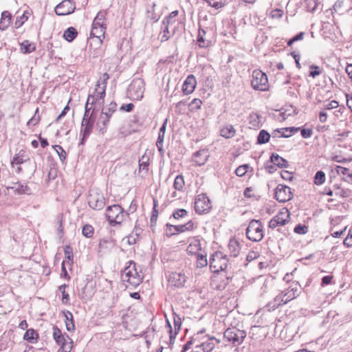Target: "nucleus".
<instances>
[{
  "label": "nucleus",
  "instance_id": "nucleus-1",
  "mask_svg": "<svg viewBox=\"0 0 352 352\" xmlns=\"http://www.w3.org/2000/svg\"><path fill=\"white\" fill-rule=\"evenodd\" d=\"M97 117V111L95 107H94L91 114L86 117L82 118V120L81 122V129L80 134L82 135V139L80 141V144H83L85 140L90 135L92 132V130L94 126V124L96 122Z\"/></svg>",
  "mask_w": 352,
  "mask_h": 352
},
{
  "label": "nucleus",
  "instance_id": "nucleus-2",
  "mask_svg": "<svg viewBox=\"0 0 352 352\" xmlns=\"http://www.w3.org/2000/svg\"><path fill=\"white\" fill-rule=\"evenodd\" d=\"M246 331L241 330L236 327L228 328L223 333L224 339L233 344L234 346H239L243 343L246 337Z\"/></svg>",
  "mask_w": 352,
  "mask_h": 352
},
{
  "label": "nucleus",
  "instance_id": "nucleus-3",
  "mask_svg": "<svg viewBox=\"0 0 352 352\" xmlns=\"http://www.w3.org/2000/svg\"><path fill=\"white\" fill-rule=\"evenodd\" d=\"M106 218L111 226L120 224L124 219V209L118 204L109 206L106 210Z\"/></svg>",
  "mask_w": 352,
  "mask_h": 352
},
{
  "label": "nucleus",
  "instance_id": "nucleus-4",
  "mask_svg": "<svg viewBox=\"0 0 352 352\" xmlns=\"http://www.w3.org/2000/svg\"><path fill=\"white\" fill-rule=\"evenodd\" d=\"M247 238L254 242H258L263 238V226L259 220L250 221L246 229Z\"/></svg>",
  "mask_w": 352,
  "mask_h": 352
},
{
  "label": "nucleus",
  "instance_id": "nucleus-5",
  "mask_svg": "<svg viewBox=\"0 0 352 352\" xmlns=\"http://www.w3.org/2000/svg\"><path fill=\"white\" fill-rule=\"evenodd\" d=\"M227 256L221 252H215L210 258V268L214 273L223 271L228 266Z\"/></svg>",
  "mask_w": 352,
  "mask_h": 352
},
{
  "label": "nucleus",
  "instance_id": "nucleus-6",
  "mask_svg": "<svg viewBox=\"0 0 352 352\" xmlns=\"http://www.w3.org/2000/svg\"><path fill=\"white\" fill-rule=\"evenodd\" d=\"M136 263L131 261L129 265L125 267L122 274L123 281H126L133 287L139 285L142 283V278L135 269Z\"/></svg>",
  "mask_w": 352,
  "mask_h": 352
},
{
  "label": "nucleus",
  "instance_id": "nucleus-7",
  "mask_svg": "<svg viewBox=\"0 0 352 352\" xmlns=\"http://www.w3.org/2000/svg\"><path fill=\"white\" fill-rule=\"evenodd\" d=\"M109 79V75L107 73H104L102 77L98 80L94 93L93 94L95 95V104L100 106L104 104L107 84Z\"/></svg>",
  "mask_w": 352,
  "mask_h": 352
},
{
  "label": "nucleus",
  "instance_id": "nucleus-8",
  "mask_svg": "<svg viewBox=\"0 0 352 352\" xmlns=\"http://www.w3.org/2000/svg\"><path fill=\"white\" fill-rule=\"evenodd\" d=\"M251 85L255 90L267 91L269 88L267 75L262 71L254 70L252 75Z\"/></svg>",
  "mask_w": 352,
  "mask_h": 352
},
{
  "label": "nucleus",
  "instance_id": "nucleus-9",
  "mask_svg": "<svg viewBox=\"0 0 352 352\" xmlns=\"http://www.w3.org/2000/svg\"><path fill=\"white\" fill-rule=\"evenodd\" d=\"M212 205L210 199L206 194L198 195L195 201V210L199 214H206L210 212Z\"/></svg>",
  "mask_w": 352,
  "mask_h": 352
},
{
  "label": "nucleus",
  "instance_id": "nucleus-10",
  "mask_svg": "<svg viewBox=\"0 0 352 352\" xmlns=\"http://www.w3.org/2000/svg\"><path fill=\"white\" fill-rule=\"evenodd\" d=\"M128 91L133 99L140 100L142 98L144 91V83L143 80L137 78L130 84Z\"/></svg>",
  "mask_w": 352,
  "mask_h": 352
},
{
  "label": "nucleus",
  "instance_id": "nucleus-11",
  "mask_svg": "<svg viewBox=\"0 0 352 352\" xmlns=\"http://www.w3.org/2000/svg\"><path fill=\"white\" fill-rule=\"evenodd\" d=\"M274 198L278 202L285 203L293 198V193L289 187L278 184L275 189Z\"/></svg>",
  "mask_w": 352,
  "mask_h": 352
},
{
  "label": "nucleus",
  "instance_id": "nucleus-12",
  "mask_svg": "<svg viewBox=\"0 0 352 352\" xmlns=\"http://www.w3.org/2000/svg\"><path fill=\"white\" fill-rule=\"evenodd\" d=\"M76 3L73 0H64L55 8V12L57 15H68L74 12Z\"/></svg>",
  "mask_w": 352,
  "mask_h": 352
},
{
  "label": "nucleus",
  "instance_id": "nucleus-13",
  "mask_svg": "<svg viewBox=\"0 0 352 352\" xmlns=\"http://www.w3.org/2000/svg\"><path fill=\"white\" fill-rule=\"evenodd\" d=\"M88 204L94 210H101L105 206L104 198L102 194L91 192L89 195Z\"/></svg>",
  "mask_w": 352,
  "mask_h": 352
},
{
  "label": "nucleus",
  "instance_id": "nucleus-14",
  "mask_svg": "<svg viewBox=\"0 0 352 352\" xmlns=\"http://www.w3.org/2000/svg\"><path fill=\"white\" fill-rule=\"evenodd\" d=\"M107 28H91V37L89 38V45L91 46L93 43L96 45H100L102 43V38H104V34Z\"/></svg>",
  "mask_w": 352,
  "mask_h": 352
},
{
  "label": "nucleus",
  "instance_id": "nucleus-15",
  "mask_svg": "<svg viewBox=\"0 0 352 352\" xmlns=\"http://www.w3.org/2000/svg\"><path fill=\"white\" fill-rule=\"evenodd\" d=\"M289 212L288 210H286L285 212H280L270 221L269 227L274 229L278 226H284L289 221Z\"/></svg>",
  "mask_w": 352,
  "mask_h": 352
},
{
  "label": "nucleus",
  "instance_id": "nucleus-16",
  "mask_svg": "<svg viewBox=\"0 0 352 352\" xmlns=\"http://www.w3.org/2000/svg\"><path fill=\"white\" fill-rule=\"evenodd\" d=\"M8 190H12L16 195H30L32 190L30 188L25 184L19 182H12L7 186Z\"/></svg>",
  "mask_w": 352,
  "mask_h": 352
},
{
  "label": "nucleus",
  "instance_id": "nucleus-17",
  "mask_svg": "<svg viewBox=\"0 0 352 352\" xmlns=\"http://www.w3.org/2000/svg\"><path fill=\"white\" fill-rule=\"evenodd\" d=\"M186 281V276H185L184 274L182 273L181 272H172L168 277V282L170 285L175 287H183Z\"/></svg>",
  "mask_w": 352,
  "mask_h": 352
},
{
  "label": "nucleus",
  "instance_id": "nucleus-18",
  "mask_svg": "<svg viewBox=\"0 0 352 352\" xmlns=\"http://www.w3.org/2000/svg\"><path fill=\"white\" fill-rule=\"evenodd\" d=\"M196 85L197 80L195 77L192 74L188 75L182 85L184 94L188 95L192 93L195 89Z\"/></svg>",
  "mask_w": 352,
  "mask_h": 352
},
{
  "label": "nucleus",
  "instance_id": "nucleus-19",
  "mask_svg": "<svg viewBox=\"0 0 352 352\" xmlns=\"http://www.w3.org/2000/svg\"><path fill=\"white\" fill-rule=\"evenodd\" d=\"M287 303L285 297L283 296V292L278 294L273 300L268 302L266 305L267 310L270 311H274L278 307Z\"/></svg>",
  "mask_w": 352,
  "mask_h": 352
},
{
  "label": "nucleus",
  "instance_id": "nucleus-20",
  "mask_svg": "<svg viewBox=\"0 0 352 352\" xmlns=\"http://www.w3.org/2000/svg\"><path fill=\"white\" fill-rule=\"evenodd\" d=\"M109 121L110 118L100 113L96 122V130L98 131L100 134H104L107 130Z\"/></svg>",
  "mask_w": 352,
  "mask_h": 352
},
{
  "label": "nucleus",
  "instance_id": "nucleus-21",
  "mask_svg": "<svg viewBox=\"0 0 352 352\" xmlns=\"http://www.w3.org/2000/svg\"><path fill=\"white\" fill-rule=\"evenodd\" d=\"M201 250V244L199 239L194 237L187 247L186 251L188 254L196 255Z\"/></svg>",
  "mask_w": 352,
  "mask_h": 352
},
{
  "label": "nucleus",
  "instance_id": "nucleus-22",
  "mask_svg": "<svg viewBox=\"0 0 352 352\" xmlns=\"http://www.w3.org/2000/svg\"><path fill=\"white\" fill-rule=\"evenodd\" d=\"M106 17V12L104 11H100L96 16L94 19L91 28H107L104 23Z\"/></svg>",
  "mask_w": 352,
  "mask_h": 352
},
{
  "label": "nucleus",
  "instance_id": "nucleus-23",
  "mask_svg": "<svg viewBox=\"0 0 352 352\" xmlns=\"http://www.w3.org/2000/svg\"><path fill=\"white\" fill-rule=\"evenodd\" d=\"M300 294L299 288L297 284H295V285H291L289 289H287V292H285L283 294V296L285 297V301L288 302L289 301L294 299L296 298Z\"/></svg>",
  "mask_w": 352,
  "mask_h": 352
},
{
  "label": "nucleus",
  "instance_id": "nucleus-24",
  "mask_svg": "<svg viewBox=\"0 0 352 352\" xmlns=\"http://www.w3.org/2000/svg\"><path fill=\"white\" fill-rule=\"evenodd\" d=\"M206 34V30L199 28L197 35V43L201 48H206L210 46L211 42L209 40L205 39Z\"/></svg>",
  "mask_w": 352,
  "mask_h": 352
},
{
  "label": "nucleus",
  "instance_id": "nucleus-25",
  "mask_svg": "<svg viewBox=\"0 0 352 352\" xmlns=\"http://www.w3.org/2000/svg\"><path fill=\"white\" fill-rule=\"evenodd\" d=\"M270 161L274 165L279 168H287L289 166L288 162L276 153H272L270 157Z\"/></svg>",
  "mask_w": 352,
  "mask_h": 352
},
{
  "label": "nucleus",
  "instance_id": "nucleus-26",
  "mask_svg": "<svg viewBox=\"0 0 352 352\" xmlns=\"http://www.w3.org/2000/svg\"><path fill=\"white\" fill-rule=\"evenodd\" d=\"M115 245L114 241L110 238L102 239L98 245L99 252L110 250Z\"/></svg>",
  "mask_w": 352,
  "mask_h": 352
},
{
  "label": "nucleus",
  "instance_id": "nucleus-27",
  "mask_svg": "<svg viewBox=\"0 0 352 352\" xmlns=\"http://www.w3.org/2000/svg\"><path fill=\"white\" fill-rule=\"evenodd\" d=\"M214 340H216L217 343L220 342L219 340H217L215 338L212 337L208 339L206 342L201 343V344L197 345L196 348H201L204 352H212V351L214 349L215 346Z\"/></svg>",
  "mask_w": 352,
  "mask_h": 352
},
{
  "label": "nucleus",
  "instance_id": "nucleus-28",
  "mask_svg": "<svg viewBox=\"0 0 352 352\" xmlns=\"http://www.w3.org/2000/svg\"><path fill=\"white\" fill-rule=\"evenodd\" d=\"M12 21V15L8 11H3L1 13V18L0 21V29L1 30H6L10 25Z\"/></svg>",
  "mask_w": 352,
  "mask_h": 352
},
{
  "label": "nucleus",
  "instance_id": "nucleus-29",
  "mask_svg": "<svg viewBox=\"0 0 352 352\" xmlns=\"http://www.w3.org/2000/svg\"><path fill=\"white\" fill-rule=\"evenodd\" d=\"M333 188L335 189V196L342 198H347L352 196V190L348 188H342L338 184H334Z\"/></svg>",
  "mask_w": 352,
  "mask_h": 352
},
{
  "label": "nucleus",
  "instance_id": "nucleus-30",
  "mask_svg": "<svg viewBox=\"0 0 352 352\" xmlns=\"http://www.w3.org/2000/svg\"><path fill=\"white\" fill-rule=\"evenodd\" d=\"M29 160L30 158L27 156L26 152L23 150H21L14 156L12 160L11 161V164L12 166L14 164H21Z\"/></svg>",
  "mask_w": 352,
  "mask_h": 352
},
{
  "label": "nucleus",
  "instance_id": "nucleus-31",
  "mask_svg": "<svg viewBox=\"0 0 352 352\" xmlns=\"http://www.w3.org/2000/svg\"><path fill=\"white\" fill-rule=\"evenodd\" d=\"M65 317V322L66 325L67 330L68 331H73L75 329V325L74 322L73 314L69 311H66L63 312Z\"/></svg>",
  "mask_w": 352,
  "mask_h": 352
},
{
  "label": "nucleus",
  "instance_id": "nucleus-32",
  "mask_svg": "<svg viewBox=\"0 0 352 352\" xmlns=\"http://www.w3.org/2000/svg\"><path fill=\"white\" fill-rule=\"evenodd\" d=\"M236 131L232 124H227L220 130V135L227 139L234 136Z\"/></svg>",
  "mask_w": 352,
  "mask_h": 352
},
{
  "label": "nucleus",
  "instance_id": "nucleus-33",
  "mask_svg": "<svg viewBox=\"0 0 352 352\" xmlns=\"http://www.w3.org/2000/svg\"><path fill=\"white\" fill-rule=\"evenodd\" d=\"M117 109V104L115 102H111L107 106L103 107L101 110V113L111 119L113 113Z\"/></svg>",
  "mask_w": 352,
  "mask_h": 352
},
{
  "label": "nucleus",
  "instance_id": "nucleus-34",
  "mask_svg": "<svg viewBox=\"0 0 352 352\" xmlns=\"http://www.w3.org/2000/svg\"><path fill=\"white\" fill-rule=\"evenodd\" d=\"M53 338L58 345H64V342L67 340L63 335L60 329L57 326L53 327Z\"/></svg>",
  "mask_w": 352,
  "mask_h": 352
},
{
  "label": "nucleus",
  "instance_id": "nucleus-35",
  "mask_svg": "<svg viewBox=\"0 0 352 352\" xmlns=\"http://www.w3.org/2000/svg\"><path fill=\"white\" fill-rule=\"evenodd\" d=\"M95 104V95L89 94L87 97V100L85 106V113L83 117H86V115L89 116L93 110V105Z\"/></svg>",
  "mask_w": 352,
  "mask_h": 352
},
{
  "label": "nucleus",
  "instance_id": "nucleus-36",
  "mask_svg": "<svg viewBox=\"0 0 352 352\" xmlns=\"http://www.w3.org/2000/svg\"><path fill=\"white\" fill-rule=\"evenodd\" d=\"M38 338V333L33 329H30L26 331L23 336V339L30 343H36Z\"/></svg>",
  "mask_w": 352,
  "mask_h": 352
},
{
  "label": "nucleus",
  "instance_id": "nucleus-37",
  "mask_svg": "<svg viewBox=\"0 0 352 352\" xmlns=\"http://www.w3.org/2000/svg\"><path fill=\"white\" fill-rule=\"evenodd\" d=\"M77 35L78 32L73 27L68 28L63 33L64 38L68 42L73 41L74 38L77 36Z\"/></svg>",
  "mask_w": 352,
  "mask_h": 352
},
{
  "label": "nucleus",
  "instance_id": "nucleus-38",
  "mask_svg": "<svg viewBox=\"0 0 352 352\" xmlns=\"http://www.w3.org/2000/svg\"><path fill=\"white\" fill-rule=\"evenodd\" d=\"M228 249L232 256H237L240 250L238 242L235 239H230L228 243Z\"/></svg>",
  "mask_w": 352,
  "mask_h": 352
},
{
  "label": "nucleus",
  "instance_id": "nucleus-39",
  "mask_svg": "<svg viewBox=\"0 0 352 352\" xmlns=\"http://www.w3.org/2000/svg\"><path fill=\"white\" fill-rule=\"evenodd\" d=\"M177 15H178L177 10L171 12L169 14V15L166 16L164 19V20L162 21V25L163 26L167 25V27L169 28L170 25H173V23H175L176 22L175 18L177 16Z\"/></svg>",
  "mask_w": 352,
  "mask_h": 352
},
{
  "label": "nucleus",
  "instance_id": "nucleus-40",
  "mask_svg": "<svg viewBox=\"0 0 352 352\" xmlns=\"http://www.w3.org/2000/svg\"><path fill=\"white\" fill-rule=\"evenodd\" d=\"M21 50L24 54H30L34 52L36 49L35 45L33 43H30L29 41L25 40L21 44Z\"/></svg>",
  "mask_w": 352,
  "mask_h": 352
},
{
  "label": "nucleus",
  "instance_id": "nucleus-41",
  "mask_svg": "<svg viewBox=\"0 0 352 352\" xmlns=\"http://www.w3.org/2000/svg\"><path fill=\"white\" fill-rule=\"evenodd\" d=\"M149 158L146 155H142L141 159L139 160V172H144L147 173L149 165Z\"/></svg>",
  "mask_w": 352,
  "mask_h": 352
},
{
  "label": "nucleus",
  "instance_id": "nucleus-42",
  "mask_svg": "<svg viewBox=\"0 0 352 352\" xmlns=\"http://www.w3.org/2000/svg\"><path fill=\"white\" fill-rule=\"evenodd\" d=\"M270 138V133L267 131L263 129L259 132V133L257 136V144H265L269 142Z\"/></svg>",
  "mask_w": 352,
  "mask_h": 352
},
{
  "label": "nucleus",
  "instance_id": "nucleus-43",
  "mask_svg": "<svg viewBox=\"0 0 352 352\" xmlns=\"http://www.w3.org/2000/svg\"><path fill=\"white\" fill-rule=\"evenodd\" d=\"M184 185H185V182H184V177L182 175H177L174 180V184H173L174 188L179 191H183Z\"/></svg>",
  "mask_w": 352,
  "mask_h": 352
},
{
  "label": "nucleus",
  "instance_id": "nucleus-44",
  "mask_svg": "<svg viewBox=\"0 0 352 352\" xmlns=\"http://www.w3.org/2000/svg\"><path fill=\"white\" fill-rule=\"evenodd\" d=\"M197 256V267L198 268H203L208 265V260L206 258V254L199 253Z\"/></svg>",
  "mask_w": 352,
  "mask_h": 352
},
{
  "label": "nucleus",
  "instance_id": "nucleus-45",
  "mask_svg": "<svg viewBox=\"0 0 352 352\" xmlns=\"http://www.w3.org/2000/svg\"><path fill=\"white\" fill-rule=\"evenodd\" d=\"M209 6L219 9L225 6L226 0H204Z\"/></svg>",
  "mask_w": 352,
  "mask_h": 352
},
{
  "label": "nucleus",
  "instance_id": "nucleus-46",
  "mask_svg": "<svg viewBox=\"0 0 352 352\" xmlns=\"http://www.w3.org/2000/svg\"><path fill=\"white\" fill-rule=\"evenodd\" d=\"M325 173L322 170H318L314 176V183L318 186L321 185L325 182Z\"/></svg>",
  "mask_w": 352,
  "mask_h": 352
},
{
  "label": "nucleus",
  "instance_id": "nucleus-47",
  "mask_svg": "<svg viewBox=\"0 0 352 352\" xmlns=\"http://www.w3.org/2000/svg\"><path fill=\"white\" fill-rule=\"evenodd\" d=\"M94 232V228L89 224H86L83 226L82 233L86 238H91Z\"/></svg>",
  "mask_w": 352,
  "mask_h": 352
},
{
  "label": "nucleus",
  "instance_id": "nucleus-48",
  "mask_svg": "<svg viewBox=\"0 0 352 352\" xmlns=\"http://www.w3.org/2000/svg\"><path fill=\"white\" fill-rule=\"evenodd\" d=\"M53 147L58 155L60 160L63 162L67 157L65 151L60 145H55Z\"/></svg>",
  "mask_w": 352,
  "mask_h": 352
},
{
  "label": "nucleus",
  "instance_id": "nucleus-49",
  "mask_svg": "<svg viewBox=\"0 0 352 352\" xmlns=\"http://www.w3.org/2000/svg\"><path fill=\"white\" fill-rule=\"evenodd\" d=\"M299 128H296V127H287V128H283L282 129V131H285L287 133H289V134H287L284 132H283L280 135V137H282V138H289L290 137L292 134L295 133L296 132H297L298 131Z\"/></svg>",
  "mask_w": 352,
  "mask_h": 352
},
{
  "label": "nucleus",
  "instance_id": "nucleus-50",
  "mask_svg": "<svg viewBox=\"0 0 352 352\" xmlns=\"http://www.w3.org/2000/svg\"><path fill=\"white\" fill-rule=\"evenodd\" d=\"M67 285L65 284L61 285L59 286L58 289L62 294V302L63 303L67 304L69 299V294L65 292V287Z\"/></svg>",
  "mask_w": 352,
  "mask_h": 352
},
{
  "label": "nucleus",
  "instance_id": "nucleus-51",
  "mask_svg": "<svg viewBox=\"0 0 352 352\" xmlns=\"http://www.w3.org/2000/svg\"><path fill=\"white\" fill-rule=\"evenodd\" d=\"M188 213V211L185 209H177L173 212V217L175 219H179V218L186 217Z\"/></svg>",
  "mask_w": 352,
  "mask_h": 352
},
{
  "label": "nucleus",
  "instance_id": "nucleus-52",
  "mask_svg": "<svg viewBox=\"0 0 352 352\" xmlns=\"http://www.w3.org/2000/svg\"><path fill=\"white\" fill-rule=\"evenodd\" d=\"M28 20V16L23 13L21 16H18L14 23L15 28H19L21 26L23 25L25 21Z\"/></svg>",
  "mask_w": 352,
  "mask_h": 352
},
{
  "label": "nucleus",
  "instance_id": "nucleus-53",
  "mask_svg": "<svg viewBox=\"0 0 352 352\" xmlns=\"http://www.w3.org/2000/svg\"><path fill=\"white\" fill-rule=\"evenodd\" d=\"M308 232V227L302 225V224H298L294 228V232L298 234H305Z\"/></svg>",
  "mask_w": 352,
  "mask_h": 352
},
{
  "label": "nucleus",
  "instance_id": "nucleus-54",
  "mask_svg": "<svg viewBox=\"0 0 352 352\" xmlns=\"http://www.w3.org/2000/svg\"><path fill=\"white\" fill-rule=\"evenodd\" d=\"M310 69L311 71L309 72V76L312 78H316V76H319L322 71L320 69L319 67L315 65H310Z\"/></svg>",
  "mask_w": 352,
  "mask_h": 352
},
{
  "label": "nucleus",
  "instance_id": "nucleus-55",
  "mask_svg": "<svg viewBox=\"0 0 352 352\" xmlns=\"http://www.w3.org/2000/svg\"><path fill=\"white\" fill-rule=\"evenodd\" d=\"M248 167V164L239 166L235 170L236 175L239 177L243 176L247 173Z\"/></svg>",
  "mask_w": 352,
  "mask_h": 352
},
{
  "label": "nucleus",
  "instance_id": "nucleus-56",
  "mask_svg": "<svg viewBox=\"0 0 352 352\" xmlns=\"http://www.w3.org/2000/svg\"><path fill=\"white\" fill-rule=\"evenodd\" d=\"M166 227L167 228H173L174 231L176 233H181V232H186V230H185L184 224L174 226V225H171L170 223H167L166 224Z\"/></svg>",
  "mask_w": 352,
  "mask_h": 352
},
{
  "label": "nucleus",
  "instance_id": "nucleus-57",
  "mask_svg": "<svg viewBox=\"0 0 352 352\" xmlns=\"http://www.w3.org/2000/svg\"><path fill=\"white\" fill-rule=\"evenodd\" d=\"M64 253L65 255V257L68 261H73V250L72 248L69 245H66L64 248Z\"/></svg>",
  "mask_w": 352,
  "mask_h": 352
},
{
  "label": "nucleus",
  "instance_id": "nucleus-58",
  "mask_svg": "<svg viewBox=\"0 0 352 352\" xmlns=\"http://www.w3.org/2000/svg\"><path fill=\"white\" fill-rule=\"evenodd\" d=\"M174 325H175V334L176 335L177 333V331H179L181 326H182V320L180 317L177 315L174 314Z\"/></svg>",
  "mask_w": 352,
  "mask_h": 352
},
{
  "label": "nucleus",
  "instance_id": "nucleus-59",
  "mask_svg": "<svg viewBox=\"0 0 352 352\" xmlns=\"http://www.w3.org/2000/svg\"><path fill=\"white\" fill-rule=\"evenodd\" d=\"M162 29L163 30V35L162 36L161 41L162 42L166 41L170 38V36H169V34H170L169 28L167 27V25H166V26L162 25Z\"/></svg>",
  "mask_w": 352,
  "mask_h": 352
},
{
  "label": "nucleus",
  "instance_id": "nucleus-60",
  "mask_svg": "<svg viewBox=\"0 0 352 352\" xmlns=\"http://www.w3.org/2000/svg\"><path fill=\"white\" fill-rule=\"evenodd\" d=\"M201 104H202V102L200 99L195 98L191 101V102L190 103L189 105L192 107V109L197 110V109H201Z\"/></svg>",
  "mask_w": 352,
  "mask_h": 352
},
{
  "label": "nucleus",
  "instance_id": "nucleus-61",
  "mask_svg": "<svg viewBox=\"0 0 352 352\" xmlns=\"http://www.w3.org/2000/svg\"><path fill=\"white\" fill-rule=\"evenodd\" d=\"M338 106V102L336 100H331L329 103L324 104L323 109L331 110L337 108Z\"/></svg>",
  "mask_w": 352,
  "mask_h": 352
},
{
  "label": "nucleus",
  "instance_id": "nucleus-62",
  "mask_svg": "<svg viewBox=\"0 0 352 352\" xmlns=\"http://www.w3.org/2000/svg\"><path fill=\"white\" fill-rule=\"evenodd\" d=\"M67 338L68 340H70L69 343H67V341L66 340V342H64V345L60 344V349H62L63 352H70V351L72 349L71 344L72 343V340L70 339V338L68 336H67Z\"/></svg>",
  "mask_w": 352,
  "mask_h": 352
},
{
  "label": "nucleus",
  "instance_id": "nucleus-63",
  "mask_svg": "<svg viewBox=\"0 0 352 352\" xmlns=\"http://www.w3.org/2000/svg\"><path fill=\"white\" fill-rule=\"evenodd\" d=\"M38 111V108H36L34 116L28 122V125L35 126L40 120V116H36V113Z\"/></svg>",
  "mask_w": 352,
  "mask_h": 352
},
{
  "label": "nucleus",
  "instance_id": "nucleus-64",
  "mask_svg": "<svg viewBox=\"0 0 352 352\" xmlns=\"http://www.w3.org/2000/svg\"><path fill=\"white\" fill-rule=\"evenodd\" d=\"M312 134H313V131L311 129H302L301 130V135L303 138H305V139L309 138H311Z\"/></svg>",
  "mask_w": 352,
  "mask_h": 352
}]
</instances>
